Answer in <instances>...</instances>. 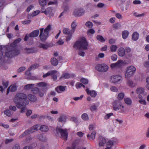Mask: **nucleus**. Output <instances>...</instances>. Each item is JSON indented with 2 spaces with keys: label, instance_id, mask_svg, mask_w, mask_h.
<instances>
[{
  "label": "nucleus",
  "instance_id": "nucleus-32",
  "mask_svg": "<svg viewBox=\"0 0 149 149\" xmlns=\"http://www.w3.org/2000/svg\"><path fill=\"white\" fill-rule=\"evenodd\" d=\"M29 129L30 133H32L38 130V125H35Z\"/></svg>",
  "mask_w": 149,
  "mask_h": 149
},
{
  "label": "nucleus",
  "instance_id": "nucleus-10",
  "mask_svg": "<svg viewBox=\"0 0 149 149\" xmlns=\"http://www.w3.org/2000/svg\"><path fill=\"white\" fill-rule=\"evenodd\" d=\"M85 13V10L83 9L79 8L75 10L74 11V15L76 17L83 15Z\"/></svg>",
  "mask_w": 149,
  "mask_h": 149
},
{
  "label": "nucleus",
  "instance_id": "nucleus-2",
  "mask_svg": "<svg viewBox=\"0 0 149 149\" xmlns=\"http://www.w3.org/2000/svg\"><path fill=\"white\" fill-rule=\"evenodd\" d=\"M5 48L7 51L6 52V56L8 58H12L14 56L19 55L20 52V51L16 47L10 45H6Z\"/></svg>",
  "mask_w": 149,
  "mask_h": 149
},
{
  "label": "nucleus",
  "instance_id": "nucleus-36",
  "mask_svg": "<svg viewBox=\"0 0 149 149\" xmlns=\"http://www.w3.org/2000/svg\"><path fill=\"white\" fill-rule=\"evenodd\" d=\"M4 113L7 116L10 117L13 114L12 112L9 109H7L4 111Z\"/></svg>",
  "mask_w": 149,
  "mask_h": 149
},
{
  "label": "nucleus",
  "instance_id": "nucleus-13",
  "mask_svg": "<svg viewBox=\"0 0 149 149\" xmlns=\"http://www.w3.org/2000/svg\"><path fill=\"white\" fill-rule=\"evenodd\" d=\"M24 52L27 54H29L36 52L37 51L33 47L30 48H26L24 49Z\"/></svg>",
  "mask_w": 149,
  "mask_h": 149
},
{
  "label": "nucleus",
  "instance_id": "nucleus-12",
  "mask_svg": "<svg viewBox=\"0 0 149 149\" xmlns=\"http://www.w3.org/2000/svg\"><path fill=\"white\" fill-rule=\"evenodd\" d=\"M113 109L115 111L120 109L121 106L120 101L117 100L115 101L113 103Z\"/></svg>",
  "mask_w": 149,
  "mask_h": 149
},
{
  "label": "nucleus",
  "instance_id": "nucleus-31",
  "mask_svg": "<svg viewBox=\"0 0 149 149\" xmlns=\"http://www.w3.org/2000/svg\"><path fill=\"white\" fill-rule=\"evenodd\" d=\"M56 70H53L49 71L46 74H43L42 76V77L44 78L48 76H49L51 74H53L56 72Z\"/></svg>",
  "mask_w": 149,
  "mask_h": 149
},
{
  "label": "nucleus",
  "instance_id": "nucleus-19",
  "mask_svg": "<svg viewBox=\"0 0 149 149\" xmlns=\"http://www.w3.org/2000/svg\"><path fill=\"white\" fill-rule=\"evenodd\" d=\"M100 142L99 145L100 146H103L105 144L106 141V139L102 136H100L99 137Z\"/></svg>",
  "mask_w": 149,
  "mask_h": 149
},
{
  "label": "nucleus",
  "instance_id": "nucleus-1",
  "mask_svg": "<svg viewBox=\"0 0 149 149\" xmlns=\"http://www.w3.org/2000/svg\"><path fill=\"white\" fill-rule=\"evenodd\" d=\"M27 98V96L24 93H17L15 95L13 102L17 108L20 109L22 106H26L29 104V101Z\"/></svg>",
  "mask_w": 149,
  "mask_h": 149
},
{
  "label": "nucleus",
  "instance_id": "nucleus-38",
  "mask_svg": "<svg viewBox=\"0 0 149 149\" xmlns=\"http://www.w3.org/2000/svg\"><path fill=\"white\" fill-rule=\"evenodd\" d=\"M113 144V141H109L107 144V148L106 149H108L110 148L111 147Z\"/></svg>",
  "mask_w": 149,
  "mask_h": 149
},
{
  "label": "nucleus",
  "instance_id": "nucleus-55",
  "mask_svg": "<svg viewBox=\"0 0 149 149\" xmlns=\"http://www.w3.org/2000/svg\"><path fill=\"white\" fill-rule=\"evenodd\" d=\"M25 67H21L17 70V71L19 73L21 72L24 71L25 69Z\"/></svg>",
  "mask_w": 149,
  "mask_h": 149
},
{
  "label": "nucleus",
  "instance_id": "nucleus-15",
  "mask_svg": "<svg viewBox=\"0 0 149 149\" xmlns=\"http://www.w3.org/2000/svg\"><path fill=\"white\" fill-rule=\"evenodd\" d=\"M136 93L137 94H139V95L142 94L143 95H145L147 94V93L145 91L144 89L142 87L137 88L136 90Z\"/></svg>",
  "mask_w": 149,
  "mask_h": 149
},
{
  "label": "nucleus",
  "instance_id": "nucleus-45",
  "mask_svg": "<svg viewBox=\"0 0 149 149\" xmlns=\"http://www.w3.org/2000/svg\"><path fill=\"white\" fill-rule=\"evenodd\" d=\"M70 77L69 74L68 73H65L63 74L62 76L60 77V79L63 78H64L65 79H68Z\"/></svg>",
  "mask_w": 149,
  "mask_h": 149
},
{
  "label": "nucleus",
  "instance_id": "nucleus-39",
  "mask_svg": "<svg viewBox=\"0 0 149 149\" xmlns=\"http://www.w3.org/2000/svg\"><path fill=\"white\" fill-rule=\"evenodd\" d=\"M113 27L114 30L118 29L120 28V24L118 23L114 24L113 25Z\"/></svg>",
  "mask_w": 149,
  "mask_h": 149
},
{
  "label": "nucleus",
  "instance_id": "nucleus-51",
  "mask_svg": "<svg viewBox=\"0 0 149 149\" xmlns=\"http://www.w3.org/2000/svg\"><path fill=\"white\" fill-rule=\"evenodd\" d=\"M96 134V132L95 131H93L91 133L90 136V138L92 139H94Z\"/></svg>",
  "mask_w": 149,
  "mask_h": 149
},
{
  "label": "nucleus",
  "instance_id": "nucleus-20",
  "mask_svg": "<svg viewBox=\"0 0 149 149\" xmlns=\"http://www.w3.org/2000/svg\"><path fill=\"white\" fill-rule=\"evenodd\" d=\"M127 84L128 86L131 88H134L136 86V84L133 82V81L130 79L127 80Z\"/></svg>",
  "mask_w": 149,
  "mask_h": 149
},
{
  "label": "nucleus",
  "instance_id": "nucleus-46",
  "mask_svg": "<svg viewBox=\"0 0 149 149\" xmlns=\"http://www.w3.org/2000/svg\"><path fill=\"white\" fill-rule=\"evenodd\" d=\"M8 81H2V84L3 86L4 89L6 88L8 86Z\"/></svg>",
  "mask_w": 149,
  "mask_h": 149
},
{
  "label": "nucleus",
  "instance_id": "nucleus-47",
  "mask_svg": "<svg viewBox=\"0 0 149 149\" xmlns=\"http://www.w3.org/2000/svg\"><path fill=\"white\" fill-rule=\"evenodd\" d=\"M85 25L89 28H91L93 26L92 23L91 22H87L85 24Z\"/></svg>",
  "mask_w": 149,
  "mask_h": 149
},
{
  "label": "nucleus",
  "instance_id": "nucleus-48",
  "mask_svg": "<svg viewBox=\"0 0 149 149\" xmlns=\"http://www.w3.org/2000/svg\"><path fill=\"white\" fill-rule=\"evenodd\" d=\"M39 47L41 48H42L44 49H46L48 47V46L42 43H40Z\"/></svg>",
  "mask_w": 149,
  "mask_h": 149
},
{
  "label": "nucleus",
  "instance_id": "nucleus-42",
  "mask_svg": "<svg viewBox=\"0 0 149 149\" xmlns=\"http://www.w3.org/2000/svg\"><path fill=\"white\" fill-rule=\"evenodd\" d=\"M39 3L42 6H45L47 4L46 0H39Z\"/></svg>",
  "mask_w": 149,
  "mask_h": 149
},
{
  "label": "nucleus",
  "instance_id": "nucleus-30",
  "mask_svg": "<svg viewBox=\"0 0 149 149\" xmlns=\"http://www.w3.org/2000/svg\"><path fill=\"white\" fill-rule=\"evenodd\" d=\"M40 130L42 132H47L49 129L48 127L45 125H42L40 126Z\"/></svg>",
  "mask_w": 149,
  "mask_h": 149
},
{
  "label": "nucleus",
  "instance_id": "nucleus-57",
  "mask_svg": "<svg viewBox=\"0 0 149 149\" xmlns=\"http://www.w3.org/2000/svg\"><path fill=\"white\" fill-rule=\"evenodd\" d=\"M94 6L93 4L91 3H88L87 5V8L90 9L91 10L93 9Z\"/></svg>",
  "mask_w": 149,
  "mask_h": 149
},
{
  "label": "nucleus",
  "instance_id": "nucleus-56",
  "mask_svg": "<svg viewBox=\"0 0 149 149\" xmlns=\"http://www.w3.org/2000/svg\"><path fill=\"white\" fill-rule=\"evenodd\" d=\"M110 89L111 91L115 92H117L118 91V89L115 86L111 87Z\"/></svg>",
  "mask_w": 149,
  "mask_h": 149
},
{
  "label": "nucleus",
  "instance_id": "nucleus-43",
  "mask_svg": "<svg viewBox=\"0 0 149 149\" xmlns=\"http://www.w3.org/2000/svg\"><path fill=\"white\" fill-rule=\"evenodd\" d=\"M124 101L125 103L128 105H130L132 104V101L130 98H125L124 99Z\"/></svg>",
  "mask_w": 149,
  "mask_h": 149
},
{
  "label": "nucleus",
  "instance_id": "nucleus-41",
  "mask_svg": "<svg viewBox=\"0 0 149 149\" xmlns=\"http://www.w3.org/2000/svg\"><path fill=\"white\" fill-rule=\"evenodd\" d=\"M81 118L84 120H88L89 119L88 115L86 113L83 114L81 116Z\"/></svg>",
  "mask_w": 149,
  "mask_h": 149
},
{
  "label": "nucleus",
  "instance_id": "nucleus-62",
  "mask_svg": "<svg viewBox=\"0 0 149 149\" xmlns=\"http://www.w3.org/2000/svg\"><path fill=\"white\" fill-rule=\"evenodd\" d=\"M9 109L10 110H12L13 111H15L17 109L16 107L15 106H10L9 107Z\"/></svg>",
  "mask_w": 149,
  "mask_h": 149
},
{
  "label": "nucleus",
  "instance_id": "nucleus-61",
  "mask_svg": "<svg viewBox=\"0 0 149 149\" xmlns=\"http://www.w3.org/2000/svg\"><path fill=\"white\" fill-rule=\"evenodd\" d=\"M13 141V139H7L5 141V143L6 144H8V143L12 142Z\"/></svg>",
  "mask_w": 149,
  "mask_h": 149
},
{
  "label": "nucleus",
  "instance_id": "nucleus-37",
  "mask_svg": "<svg viewBox=\"0 0 149 149\" xmlns=\"http://www.w3.org/2000/svg\"><path fill=\"white\" fill-rule=\"evenodd\" d=\"M96 38L97 40L101 41V42H103L105 41L104 39L101 35H97V36Z\"/></svg>",
  "mask_w": 149,
  "mask_h": 149
},
{
  "label": "nucleus",
  "instance_id": "nucleus-63",
  "mask_svg": "<svg viewBox=\"0 0 149 149\" xmlns=\"http://www.w3.org/2000/svg\"><path fill=\"white\" fill-rule=\"evenodd\" d=\"M12 149H20L19 145L18 144H16L13 147Z\"/></svg>",
  "mask_w": 149,
  "mask_h": 149
},
{
  "label": "nucleus",
  "instance_id": "nucleus-50",
  "mask_svg": "<svg viewBox=\"0 0 149 149\" xmlns=\"http://www.w3.org/2000/svg\"><path fill=\"white\" fill-rule=\"evenodd\" d=\"M80 81L84 84H87L88 83V80L85 78H82L80 80Z\"/></svg>",
  "mask_w": 149,
  "mask_h": 149
},
{
  "label": "nucleus",
  "instance_id": "nucleus-8",
  "mask_svg": "<svg viewBox=\"0 0 149 149\" xmlns=\"http://www.w3.org/2000/svg\"><path fill=\"white\" fill-rule=\"evenodd\" d=\"M95 69L100 72H105L108 69V66L106 64H99L96 66Z\"/></svg>",
  "mask_w": 149,
  "mask_h": 149
},
{
  "label": "nucleus",
  "instance_id": "nucleus-49",
  "mask_svg": "<svg viewBox=\"0 0 149 149\" xmlns=\"http://www.w3.org/2000/svg\"><path fill=\"white\" fill-rule=\"evenodd\" d=\"M117 48V47L116 45H112L110 47L111 50L112 52L116 51Z\"/></svg>",
  "mask_w": 149,
  "mask_h": 149
},
{
  "label": "nucleus",
  "instance_id": "nucleus-14",
  "mask_svg": "<svg viewBox=\"0 0 149 149\" xmlns=\"http://www.w3.org/2000/svg\"><path fill=\"white\" fill-rule=\"evenodd\" d=\"M121 67V60H118L115 63H112L111 64L110 67L111 68H120Z\"/></svg>",
  "mask_w": 149,
  "mask_h": 149
},
{
  "label": "nucleus",
  "instance_id": "nucleus-7",
  "mask_svg": "<svg viewBox=\"0 0 149 149\" xmlns=\"http://www.w3.org/2000/svg\"><path fill=\"white\" fill-rule=\"evenodd\" d=\"M57 134L58 135H61V137L65 140L67 139L68 133L67 129L63 130L60 128H56V129Z\"/></svg>",
  "mask_w": 149,
  "mask_h": 149
},
{
  "label": "nucleus",
  "instance_id": "nucleus-11",
  "mask_svg": "<svg viewBox=\"0 0 149 149\" xmlns=\"http://www.w3.org/2000/svg\"><path fill=\"white\" fill-rule=\"evenodd\" d=\"M121 77L118 75H113L110 78V81L112 83H115L120 81Z\"/></svg>",
  "mask_w": 149,
  "mask_h": 149
},
{
  "label": "nucleus",
  "instance_id": "nucleus-59",
  "mask_svg": "<svg viewBox=\"0 0 149 149\" xmlns=\"http://www.w3.org/2000/svg\"><path fill=\"white\" fill-rule=\"evenodd\" d=\"M97 109L96 106L95 105L91 106L90 107V109L91 111H94Z\"/></svg>",
  "mask_w": 149,
  "mask_h": 149
},
{
  "label": "nucleus",
  "instance_id": "nucleus-44",
  "mask_svg": "<svg viewBox=\"0 0 149 149\" xmlns=\"http://www.w3.org/2000/svg\"><path fill=\"white\" fill-rule=\"evenodd\" d=\"M39 89L37 87L34 88L32 89L31 91L33 93L36 94L39 92Z\"/></svg>",
  "mask_w": 149,
  "mask_h": 149
},
{
  "label": "nucleus",
  "instance_id": "nucleus-26",
  "mask_svg": "<svg viewBox=\"0 0 149 149\" xmlns=\"http://www.w3.org/2000/svg\"><path fill=\"white\" fill-rule=\"evenodd\" d=\"M66 119V116L64 115H61L58 119V120L60 122H65Z\"/></svg>",
  "mask_w": 149,
  "mask_h": 149
},
{
  "label": "nucleus",
  "instance_id": "nucleus-34",
  "mask_svg": "<svg viewBox=\"0 0 149 149\" xmlns=\"http://www.w3.org/2000/svg\"><path fill=\"white\" fill-rule=\"evenodd\" d=\"M21 40V39L19 38H17V39L15 40L13 43H12L10 44V46L16 47V45L17 43H19Z\"/></svg>",
  "mask_w": 149,
  "mask_h": 149
},
{
  "label": "nucleus",
  "instance_id": "nucleus-53",
  "mask_svg": "<svg viewBox=\"0 0 149 149\" xmlns=\"http://www.w3.org/2000/svg\"><path fill=\"white\" fill-rule=\"evenodd\" d=\"M113 113H108L105 115L104 116V118L105 119L107 120L111 116L113 115Z\"/></svg>",
  "mask_w": 149,
  "mask_h": 149
},
{
  "label": "nucleus",
  "instance_id": "nucleus-29",
  "mask_svg": "<svg viewBox=\"0 0 149 149\" xmlns=\"http://www.w3.org/2000/svg\"><path fill=\"white\" fill-rule=\"evenodd\" d=\"M51 62L52 65L54 66H56L58 63V60L54 58H51Z\"/></svg>",
  "mask_w": 149,
  "mask_h": 149
},
{
  "label": "nucleus",
  "instance_id": "nucleus-52",
  "mask_svg": "<svg viewBox=\"0 0 149 149\" xmlns=\"http://www.w3.org/2000/svg\"><path fill=\"white\" fill-rule=\"evenodd\" d=\"M94 33L95 31L93 29H89L87 32V33L88 35H89L90 33L93 34Z\"/></svg>",
  "mask_w": 149,
  "mask_h": 149
},
{
  "label": "nucleus",
  "instance_id": "nucleus-25",
  "mask_svg": "<svg viewBox=\"0 0 149 149\" xmlns=\"http://www.w3.org/2000/svg\"><path fill=\"white\" fill-rule=\"evenodd\" d=\"M138 98L140 100H139V102L141 104L146 105V104L147 102L145 100L143 99V97L141 95H138Z\"/></svg>",
  "mask_w": 149,
  "mask_h": 149
},
{
  "label": "nucleus",
  "instance_id": "nucleus-58",
  "mask_svg": "<svg viewBox=\"0 0 149 149\" xmlns=\"http://www.w3.org/2000/svg\"><path fill=\"white\" fill-rule=\"evenodd\" d=\"M117 58V56L115 54H113L111 56V60L113 61H116Z\"/></svg>",
  "mask_w": 149,
  "mask_h": 149
},
{
  "label": "nucleus",
  "instance_id": "nucleus-21",
  "mask_svg": "<svg viewBox=\"0 0 149 149\" xmlns=\"http://www.w3.org/2000/svg\"><path fill=\"white\" fill-rule=\"evenodd\" d=\"M66 86H57L55 88V90L58 93H60V91L63 92L65 90Z\"/></svg>",
  "mask_w": 149,
  "mask_h": 149
},
{
  "label": "nucleus",
  "instance_id": "nucleus-16",
  "mask_svg": "<svg viewBox=\"0 0 149 149\" xmlns=\"http://www.w3.org/2000/svg\"><path fill=\"white\" fill-rule=\"evenodd\" d=\"M39 33V30L38 29L36 30L29 33V36L30 37H36L38 36Z\"/></svg>",
  "mask_w": 149,
  "mask_h": 149
},
{
  "label": "nucleus",
  "instance_id": "nucleus-23",
  "mask_svg": "<svg viewBox=\"0 0 149 149\" xmlns=\"http://www.w3.org/2000/svg\"><path fill=\"white\" fill-rule=\"evenodd\" d=\"M129 32L127 30H124L122 32V36L124 39H126L128 37Z\"/></svg>",
  "mask_w": 149,
  "mask_h": 149
},
{
  "label": "nucleus",
  "instance_id": "nucleus-9",
  "mask_svg": "<svg viewBox=\"0 0 149 149\" xmlns=\"http://www.w3.org/2000/svg\"><path fill=\"white\" fill-rule=\"evenodd\" d=\"M63 32L65 34H68L66 37V41H68L71 39L72 35L74 33L72 32L71 30H70L68 28H64L63 30Z\"/></svg>",
  "mask_w": 149,
  "mask_h": 149
},
{
  "label": "nucleus",
  "instance_id": "nucleus-60",
  "mask_svg": "<svg viewBox=\"0 0 149 149\" xmlns=\"http://www.w3.org/2000/svg\"><path fill=\"white\" fill-rule=\"evenodd\" d=\"M57 71H56V72L53 74H51V75H52V77L54 80H55L57 79V77L56 75V74L57 73Z\"/></svg>",
  "mask_w": 149,
  "mask_h": 149
},
{
  "label": "nucleus",
  "instance_id": "nucleus-40",
  "mask_svg": "<svg viewBox=\"0 0 149 149\" xmlns=\"http://www.w3.org/2000/svg\"><path fill=\"white\" fill-rule=\"evenodd\" d=\"M34 86V85L33 84H27L25 86L24 89L26 90H29L33 87Z\"/></svg>",
  "mask_w": 149,
  "mask_h": 149
},
{
  "label": "nucleus",
  "instance_id": "nucleus-64",
  "mask_svg": "<svg viewBox=\"0 0 149 149\" xmlns=\"http://www.w3.org/2000/svg\"><path fill=\"white\" fill-rule=\"evenodd\" d=\"M31 139V137L29 136L24 141L25 142V143H29Z\"/></svg>",
  "mask_w": 149,
  "mask_h": 149
},
{
  "label": "nucleus",
  "instance_id": "nucleus-22",
  "mask_svg": "<svg viewBox=\"0 0 149 149\" xmlns=\"http://www.w3.org/2000/svg\"><path fill=\"white\" fill-rule=\"evenodd\" d=\"M139 33L136 32H135L132 34V38L133 40L135 41L139 39Z\"/></svg>",
  "mask_w": 149,
  "mask_h": 149
},
{
  "label": "nucleus",
  "instance_id": "nucleus-27",
  "mask_svg": "<svg viewBox=\"0 0 149 149\" xmlns=\"http://www.w3.org/2000/svg\"><path fill=\"white\" fill-rule=\"evenodd\" d=\"M86 91L88 94H89L91 97H95L97 95L96 93L94 91H90L88 89H87Z\"/></svg>",
  "mask_w": 149,
  "mask_h": 149
},
{
  "label": "nucleus",
  "instance_id": "nucleus-4",
  "mask_svg": "<svg viewBox=\"0 0 149 149\" xmlns=\"http://www.w3.org/2000/svg\"><path fill=\"white\" fill-rule=\"evenodd\" d=\"M51 30V26L50 24H49L44 30L43 28L40 29V33L39 36L42 41L44 42L46 40L48 37L49 31Z\"/></svg>",
  "mask_w": 149,
  "mask_h": 149
},
{
  "label": "nucleus",
  "instance_id": "nucleus-6",
  "mask_svg": "<svg viewBox=\"0 0 149 149\" xmlns=\"http://www.w3.org/2000/svg\"><path fill=\"white\" fill-rule=\"evenodd\" d=\"M47 84L44 82H40L37 84V86L41 87V89L40 90H39V92L38 93L40 97H42L43 96L45 93L48 89L47 87Z\"/></svg>",
  "mask_w": 149,
  "mask_h": 149
},
{
  "label": "nucleus",
  "instance_id": "nucleus-54",
  "mask_svg": "<svg viewBox=\"0 0 149 149\" xmlns=\"http://www.w3.org/2000/svg\"><path fill=\"white\" fill-rule=\"evenodd\" d=\"M40 149H48V146L46 144H41Z\"/></svg>",
  "mask_w": 149,
  "mask_h": 149
},
{
  "label": "nucleus",
  "instance_id": "nucleus-35",
  "mask_svg": "<svg viewBox=\"0 0 149 149\" xmlns=\"http://www.w3.org/2000/svg\"><path fill=\"white\" fill-rule=\"evenodd\" d=\"M29 130V129L25 131L22 134L19 136V138H22V137L25 136L26 135H28L29 134H31Z\"/></svg>",
  "mask_w": 149,
  "mask_h": 149
},
{
  "label": "nucleus",
  "instance_id": "nucleus-3",
  "mask_svg": "<svg viewBox=\"0 0 149 149\" xmlns=\"http://www.w3.org/2000/svg\"><path fill=\"white\" fill-rule=\"evenodd\" d=\"M88 43L86 39L82 38L79 40L77 41L75 43L73 47L79 50H86L88 49Z\"/></svg>",
  "mask_w": 149,
  "mask_h": 149
},
{
  "label": "nucleus",
  "instance_id": "nucleus-24",
  "mask_svg": "<svg viewBox=\"0 0 149 149\" xmlns=\"http://www.w3.org/2000/svg\"><path fill=\"white\" fill-rule=\"evenodd\" d=\"M28 99L31 102H34L37 100V97L34 95L29 94L28 96Z\"/></svg>",
  "mask_w": 149,
  "mask_h": 149
},
{
  "label": "nucleus",
  "instance_id": "nucleus-17",
  "mask_svg": "<svg viewBox=\"0 0 149 149\" xmlns=\"http://www.w3.org/2000/svg\"><path fill=\"white\" fill-rule=\"evenodd\" d=\"M42 13H44L46 15L53 16L54 14L52 13V9L50 7L48 8L45 10L42 11Z\"/></svg>",
  "mask_w": 149,
  "mask_h": 149
},
{
  "label": "nucleus",
  "instance_id": "nucleus-33",
  "mask_svg": "<svg viewBox=\"0 0 149 149\" xmlns=\"http://www.w3.org/2000/svg\"><path fill=\"white\" fill-rule=\"evenodd\" d=\"M39 66L38 63H36L31 65L29 68V70H34L38 68Z\"/></svg>",
  "mask_w": 149,
  "mask_h": 149
},
{
  "label": "nucleus",
  "instance_id": "nucleus-28",
  "mask_svg": "<svg viewBox=\"0 0 149 149\" xmlns=\"http://www.w3.org/2000/svg\"><path fill=\"white\" fill-rule=\"evenodd\" d=\"M131 50L130 48L128 47H126L125 49L122 48V56L125 55V52L128 53L130 52Z\"/></svg>",
  "mask_w": 149,
  "mask_h": 149
},
{
  "label": "nucleus",
  "instance_id": "nucleus-18",
  "mask_svg": "<svg viewBox=\"0 0 149 149\" xmlns=\"http://www.w3.org/2000/svg\"><path fill=\"white\" fill-rule=\"evenodd\" d=\"M78 23L77 22L76 20H74L71 24V31L72 33H74L75 30L77 26Z\"/></svg>",
  "mask_w": 149,
  "mask_h": 149
},
{
  "label": "nucleus",
  "instance_id": "nucleus-5",
  "mask_svg": "<svg viewBox=\"0 0 149 149\" xmlns=\"http://www.w3.org/2000/svg\"><path fill=\"white\" fill-rule=\"evenodd\" d=\"M136 70V67L133 65L127 67L125 69V77L126 78H129L133 77L135 74Z\"/></svg>",
  "mask_w": 149,
  "mask_h": 149
}]
</instances>
